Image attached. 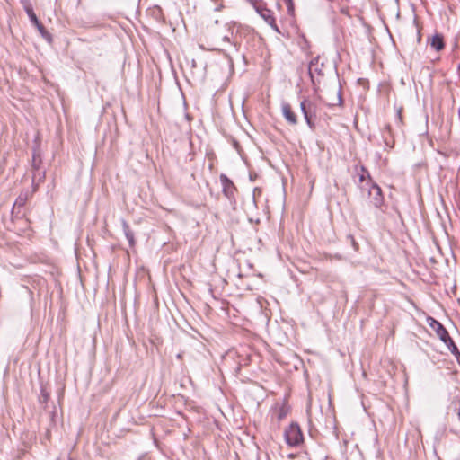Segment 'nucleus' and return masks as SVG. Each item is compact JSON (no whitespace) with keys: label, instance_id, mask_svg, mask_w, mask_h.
Listing matches in <instances>:
<instances>
[{"label":"nucleus","instance_id":"9d476101","mask_svg":"<svg viewBox=\"0 0 460 460\" xmlns=\"http://www.w3.org/2000/svg\"><path fill=\"white\" fill-rule=\"evenodd\" d=\"M121 224H122V227H123V231H124L125 236H126L127 240L128 241L129 245L131 247L134 246V244H135L134 234L131 231V229L129 228L128 224L125 220H122Z\"/></svg>","mask_w":460,"mask_h":460},{"label":"nucleus","instance_id":"f8f14e48","mask_svg":"<svg viewBox=\"0 0 460 460\" xmlns=\"http://www.w3.org/2000/svg\"><path fill=\"white\" fill-rule=\"evenodd\" d=\"M38 29L39 32L49 42L52 41V36L51 34L45 29V27L42 25V23L40 22L38 24L35 25Z\"/></svg>","mask_w":460,"mask_h":460},{"label":"nucleus","instance_id":"423d86ee","mask_svg":"<svg viewBox=\"0 0 460 460\" xmlns=\"http://www.w3.org/2000/svg\"><path fill=\"white\" fill-rule=\"evenodd\" d=\"M281 111L284 118L290 125H296L297 123L296 115L293 111L289 103L283 102L281 105Z\"/></svg>","mask_w":460,"mask_h":460},{"label":"nucleus","instance_id":"a211bd4d","mask_svg":"<svg viewBox=\"0 0 460 460\" xmlns=\"http://www.w3.org/2000/svg\"><path fill=\"white\" fill-rule=\"evenodd\" d=\"M223 7H224V6H223V4H220L219 5H217V6L215 8V11H220V10H222V8H223Z\"/></svg>","mask_w":460,"mask_h":460},{"label":"nucleus","instance_id":"6e6552de","mask_svg":"<svg viewBox=\"0 0 460 460\" xmlns=\"http://www.w3.org/2000/svg\"><path fill=\"white\" fill-rule=\"evenodd\" d=\"M220 181L223 186V191L226 196H230L233 193V190L234 188V183L231 180H229L226 175L221 174L220 175Z\"/></svg>","mask_w":460,"mask_h":460},{"label":"nucleus","instance_id":"412c9836","mask_svg":"<svg viewBox=\"0 0 460 460\" xmlns=\"http://www.w3.org/2000/svg\"><path fill=\"white\" fill-rule=\"evenodd\" d=\"M285 416V413L284 412H281L279 416V419H282L283 417Z\"/></svg>","mask_w":460,"mask_h":460},{"label":"nucleus","instance_id":"aec40b11","mask_svg":"<svg viewBox=\"0 0 460 460\" xmlns=\"http://www.w3.org/2000/svg\"><path fill=\"white\" fill-rule=\"evenodd\" d=\"M314 66V62H313V61H311V62H310V65H309V71H310V72H311V70H312V66Z\"/></svg>","mask_w":460,"mask_h":460},{"label":"nucleus","instance_id":"39448f33","mask_svg":"<svg viewBox=\"0 0 460 460\" xmlns=\"http://www.w3.org/2000/svg\"><path fill=\"white\" fill-rule=\"evenodd\" d=\"M218 22L215 21L210 25L207 26V35L211 37L213 40H222L224 41H229V37L217 31Z\"/></svg>","mask_w":460,"mask_h":460},{"label":"nucleus","instance_id":"7ed1b4c3","mask_svg":"<svg viewBox=\"0 0 460 460\" xmlns=\"http://www.w3.org/2000/svg\"><path fill=\"white\" fill-rule=\"evenodd\" d=\"M427 323L435 332L437 336L445 343L447 344V341H450V336L446 328L433 317L427 318Z\"/></svg>","mask_w":460,"mask_h":460},{"label":"nucleus","instance_id":"6ab92c4d","mask_svg":"<svg viewBox=\"0 0 460 460\" xmlns=\"http://www.w3.org/2000/svg\"><path fill=\"white\" fill-rule=\"evenodd\" d=\"M397 116H398L399 120H401L402 117H401V111L400 110L397 111Z\"/></svg>","mask_w":460,"mask_h":460},{"label":"nucleus","instance_id":"ddd939ff","mask_svg":"<svg viewBox=\"0 0 460 460\" xmlns=\"http://www.w3.org/2000/svg\"><path fill=\"white\" fill-rule=\"evenodd\" d=\"M447 347L450 349V351L456 355L458 361H460V352L457 349V347L455 345L453 340L450 338V341H447Z\"/></svg>","mask_w":460,"mask_h":460},{"label":"nucleus","instance_id":"5701e85b","mask_svg":"<svg viewBox=\"0 0 460 460\" xmlns=\"http://www.w3.org/2000/svg\"><path fill=\"white\" fill-rule=\"evenodd\" d=\"M71 460V459H70Z\"/></svg>","mask_w":460,"mask_h":460},{"label":"nucleus","instance_id":"f3484780","mask_svg":"<svg viewBox=\"0 0 460 460\" xmlns=\"http://www.w3.org/2000/svg\"><path fill=\"white\" fill-rule=\"evenodd\" d=\"M49 393L47 391V388L44 386H41V399L42 402H46L49 399Z\"/></svg>","mask_w":460,"mask_h":460},{"label":"nucleus","instance_id":"4468645a","mask_svg":"<svg viewBox=\"0 0 460 460\" xmlns=\"http://www.w3.org/2000/svg\"><path fill=\"white\" fill-rule=\"evenodd\" d=\"M359 170H360V172H358V180L360 182H363L366 180V178L370 179L369 172L367 171V169L364 166H360Z\"/></svg>","mask_w":460,"mask_h":460},{"label":"nucleus","instance_id":"f03ea898","mask_svg":"<svg viewBox=\"0 0 460 460\" xmlns=\"http://www.w3.org/2000/svg\"><path fill=\"white\" fill-rule=\"evenodd\" d=\"M285 440L288 446L296 447L303 441V434L296 423L290 424L285 429Z\"/></svg>","mask_w":460,"mask_h":460},{"label":"nucleus","instance_id":"2eb2a0df","mask_svg":"<svg viewBox=\"0 0 460 460\" xmlns=\"http://www.w3.org/2000/svg\"><path fill=\"white\" fill-rule=\"evenodd\" d=\"M28 199L27 193H21L14 202V207H22Z\"/></svg>","mask_w":460,"mask_h":460},{"label":"nucleus","instance_id":"f257e3e1","mask_svg":"<svg viewBox=\"0 0 460 460\" xmlns=\"http://www.w3.org/2000/svg\"><path fill=\"white\" fill-rule=\"evenodd\" d=\"M300 109L304 115L306 124L310 128H314L315 119L318 112V104L311 99H304L300 102Z\"/></svg>","mask_w":460,"mask_h":460},{"label":"nucleus","instance_id":"dca6fc26","mask_svg":"<svg viewBox=\"0 0 460 460\" xmlns=\"http://www.w3.org/2000/svg\"><path fill=\"white\" fill-rule=\"evenodd\" d=\"M40 158L39 155H37L36 154L33 155V157H32V166L38 170L39 167H40Z\"/></svg>","mask_w":460,"mask_h":460},{"label":"nucleus","instance_id":"4be33fe9","mask_svg":"<svg viewBox=\"0 0 460 460\" xmlns=\"http://www.w3.org/2000/svg\"><path fill=\"white\" fill-rule=\"evenodd\" d=\"M352 243H353L354 247L356 248V242L354 240H352Z\"/></svg>","mask_w":460,"mask_h":460},{"label":"nucleus","instance_id":"20e7f679","mask_svg":"<svg viewBox=\"0 0 460 460\" xmlns=\"http://www.w3.org/2000/svg\"><path fill=\"white\" fill-rule=\"evenodd\" d=\"M368 194L372 199L373 205L376 208H379L383 203L381 188L377 184L372 183L368 190Z\"/></svg>","mask_w":460,"mask_h":460},{"label":"nucleus","instance_id":"9b49d317","mask_svg":"<svg viewBox=\"0 0 460 460\" xmlns=\"http://www.w3.org/2000/svg\"><path fill=\"white\" fill-rule=\"evenodd\" d=\"M24 9L33 25H36L40 22L39 19L37 18L35 13L33 12V9L31 5L28 3L24 5Z\"/></svg>","mask_w":460,"mask_h":460},{"label":"nucleus","instance_id":"1a4fd4ad","mask_svg":"<svg viewBox=\"0 0 460 460\" xmlns=\"http://www.w3.org/2000/svg\"><path fill=\"white\" fill-rule=\"evenodd\" d=\"M430 46L437 51L442 50L445 47L443 36L440 34L433 35L430 40Z\"/></svg>","mask_w":460,"mask_h":460},{"label":"nucleus","instance_id":"0eeeda50","mask_svg":"<svg viewBox=\"0 0 460 460\" xmlns=\"http://www.w3.org/2000/svg\"><path fill=\"white\" fill-rule=\"evenodd\" d=\"M256 10L260 13V15L265 20V22L270 25L272 29H274L278 32L279 31L270 10L260 7H257Z\"/></svg>","mask_w":460,"mask_h":460}]
</instances>
